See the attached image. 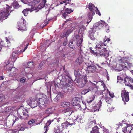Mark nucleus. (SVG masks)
I'll list each match as a JSON object with an SVG mask.
<instances>
[{"label":"nucleus","mask_w":133,"mask_h":133,"mask_svg":"<svg viewBox=\"0 0 133 133\" xmlns=\"http://www.w3.org/2000/svg\"><path fill=\"white\" fill-rule=\"evenodd\" d=\"M90 88V87L88 89H84V90L82 91V94L85 95L87 93V92H88L90 91V89H89Z\"/></svg>","instance_id":"nucleus-36"},{"label":"nucleus","mask_w":133,"mask_h":133,"mask_svg":"<svg viewBox=\"0 0 133 133\" xmlns=\"http://www.w3.org/2000/svg\"><path fill=\"white\" fill-rule=\"evenodd\" d=\"M98 71V70L95 65H90L87 68L86 72L89 74L93 73H96Z\"/></svg>","instance_id":"nucleus-4"},{"label":"nucleus","mask_w":133,"mask_h":133,"mask_svg":"<svg viewBox=\"0 0 133 133\" xmlns=\"http://www.w3.org/2000/svg\"><path fill=\"white\" fill-rule=\"evenodd\" d=\"M5 96L3 94H0V102H3L5 101Z\"/></svg>","instance_id":"nucleus-32"},{"label":"nucleus","mask_w":133,"mask_h":133,"mask_svg":"<svg viewBox=\"0 0 133 133\" xmlns=\"http://www.w3.org/2000/svg\"><path fill=\"white\" fill-rule=\"evenodd\" d=\"M96 29V27H94V25L93 26V28L92 29V32H91V33H94L95 32L96 30H98Z\"/></svg>","instance_id":"nucleus-46"},{"label":"nucleus","mask_w":133,"mask_h":133,"mask_svg":"<svg viewBox=\"0 0 133 133\" xmlns=\"http://www.w3.org/2000/svg\"><path fill=\"white\" fill-rule=\"evenodd\" d=\"M82 81L83 82H84V83L82 84H83L82 85L81 87H84L85 84L88 82L87 77L86 76H84V77L82 79Z\"/></svg>","instance_id":"nucleus-29"},{"label":"nucleus","mask_w":133,"mask_h":133,"mask_svg":"<svg viewBox=\"0 0 133 133\" xmlns=\"http://www.w3.org/2000/svg\"><path fill=\"white\" fill-rule=\"evenodd\" d=\"M46 42L45 44H46V45H47V47H48V46L49 45H50L51 43H49L48 44L46 43Z\"/></svg>","instance_id":"nucleus-64"},{"label":"nucleus","mask_w":133,"mask_h":133,"mask_svg":"<svg viewBox=\"0 0 133 133\" xmlns=\"http://www.w3.org/2000/svg\"><path fill=\"white\" fill-rule=\"evenodd\" d=\"M38 100L37 99H33L31 101L30 106L32 108H34L37 107L38 104Z\"/></svg>","instance_id":"nucleus-12"},{"label":"nucleus","mask_w":133,"mask_h":133,"mask_svg":"<svg viewBox=\"0 0 133 133\" xmlns=\"http://www.w3.org/2000/svg\"><path fill=\"white\" fill-rule=\"evenodd\" d=\"M38 100V105H40V106H42V105H44L45 104V98L43 97L39 98V99H37Z\"/></svg>","instance_id":"nucleus-14"},{"label":"nucleus","mask_w":133,"mask_h":133,"mask_svg":"<svg viewBox=\"0 0 133 133\" xmlns=\"http://www.w3.org/2000/svg\"><path fill=\"white\" fill-rule=\"evenodd\" d=\"M67 44V41H64L63 43V45L65 46Z\"/></svg>","instance_id":"nucleus-57"},{"label":"nucleus","mask_w":133,"mask_h":133,"mask_svg":"<svg viewBox=\"0 0 133 133\" xmlns=\"http://www.w3.org/2000/svg\"><path fill=\"white\" fill-rule=\"evenodd\" d=\"M4 78V76H0V80H2Z\"/></svg>","instance_id":"nucleus-60"},{"label":"nucleus","mask_w":133,"mask_h":133,"mask_svg":"<svg viewBox=\"0 0 133 133\" xmlns=\"http://www.w3.org/2000/svg\"><path fill=\"white\" fill-rule=\"evenodd\" d=\"M25 130L24 128L23 127H21L19 129V130L21 131H23Z\"/></svg>","instance_id":"nucleus-59"},{"label":"nucleus","mask_w":133,"mask_h":133,"mask_svg":"<svg viewBox=\"0 0 133 133\" xmlns=\"http://www.w3.org/2000/svg\"><path fill=\"white\" fill-rule=\"evenodd\" d=\"M46 0H42V2L40 3L37 6V8L39 9H41L45 6V4L46 3Z\"/></svg>","instance_id":"nucleus-21"},{"label":"nucleus","mask_w":133,"mask_h":133,"mask_svg":"<svg viewBox=\"0 0 133 133\" xmlns=\"http://www.w3.org/2000/svg\"><path fill=\"white\" fill-rule=\"evenodd\" d=\"M110 39L109 38H108L107 39H104L103 41L104 42H105L106 41H107L108 42L110 41Z\"/></svg>","instance_id":"nucleus-58"},{"label":"nucleus","mask_w":133,"mask_h":133,"mask_svg":"<svg viewBox=\"0 0 133 133\" xmlns=\"http://www.w3.org/2000/svg\"><path fill=\"white\" fill-rule=\"evenodd\" d=\"M10 71V72L9 75L10 76L12 77L15 76L17 72V70L15 67H12Z\"/></svg>","instance_id":"nucleus-13"},{"label":"nucleus","mask_w":133,"mask_h":133,"mask_svg":"<svg viewBox=\"0 0 133 133\" xmlns=\"http://www.w3.org/2000/svg\"><path fill=\"white\" fill-rule=\"evenodd\" d=\"M25 78L24 77H23L20 79V81L21 83H23L25 82Z\"/></svg>","instance_id":"nucleus-49"},{"label":"nucleus","mask_w":133,"mask_h":133,"mask_svg":"<svg viewBox=\"0 0 133 133\" xmlns=\"http://www.w3.org/2000/svg\"><path fill=\"white\" fill-rule=\"evenodd\" d=\"M33 65V63L32 62H28L27 63V67L28 68H31Z\"/></svg>","instance_id":"nucleus-41"},{"label":"nucleus","mask_w":133,"mask_h":133,"mask_svg":"<svg viewBox=\"0 0 133 133\" xmlns=\"http://www.w3.org/2000/svg\"><path fill=\"white\" fill-rule=\"evenodd\" d=\"M79 81L78 79H77V81H76V82H75L76 83H77L78 84H77L78 85L79 88H82L83 87H81V85H82V84L84 83V82H82V81L81 82H78V81Z\"/></svg>","instance_id":"nucleus-34"},{"label":"nucleus","mask_w":133,"mask_h":133,"mask_svg":"<svg viewBox=\"0 0 133 133\" xmlns=\"http://www.w3.org/2000/svg\"><path fill=\"white\" fill-rule=\"evenodd\" d=\"M72 111V109L69 108L66 109L64 112L66 116H70L71 115Z\"/></svg>","instance_id":"nucleus-18"},{"label":"nucleus","mask_w":133,"mask_h":133,"mask_svg":"<svg viewBox=\"0 0 133 133\" xmlns=\"http://www.w3.org/2000/svg\"><path fill=\"white\" fill-rule=\"evenodd\" d=\"M114 109L113 108H112V107H109V108L108 109V112H112L113 110Z\"/></svg>","instance_id":"nucleus-51"},{"label":"nucleus","mask_w":133,"mask_h":133,"mask_svg":"<svg viewBox=\"0 0 133 133\" xmlns=\"http://www.w3.org/2000/svg\"><path fill=\"white\" fill-rule=\"evenodd\" d=\"M19 119V118L17 117L15 119V120H13V123L12 124V126L14 124L16 121H18Z\"/></svg>","instance_id":"nucleus-54"},{"label":"nucleus","mask_w":133,"mask_h":133,"mask_svg":"<svg viewBox=\"0 0 133 133\" xmlns=\"http://www.w3.org/2000/svg\"><path fill=\"white\" fill-rule=\"evenodd\" d=\"M83 61V58L80 56L76 60V62L78 63L79 65L81 64Z\"/></svg>","instance_id":"nucleus-31"},{"label":"nucleus","mask_w":133,"mask_h":133,"mask_svg":"<svg viewBox=\"0 0 133 133\" xmlns=\"http://www.w3.org/2000/svg\"><path fill=\"white\" fill-rule=\"evenodd\" d=\"M66 34H62L61 35V37L62 38L65 37L66 35Z\"/></svg>","instance_id":"nucleus-56"},{"label":"nucleus","mask_w":133,"mask_h":133,"mask_svg":"<svg viewBox=\"0 0 133 133\" xmlns=\"http://www.w3.org/2000/svg\"><path fill=\"white\" fill-rule=\"evenodd\" d=\"M117 78L118 80L119 81L120 83L124 85V83H125V78L118 76Z\"/></svg>","instance_id":"nucleus-27"},{"label":"nucleus","mask_w":133,"mask_h":133,"mask_svg":"<svg viewBox=\"0 0 133 133\" xmlns=\"http://www.w3.org/2000/svg\"><path fill=\"white\" fill-rule=\"evenodd\" d=\"M6 7H4L1 10L0 13V20L5 19L9 15V11L10 10V7L6 5Z\"/></svg>","instance_id":"nucleus-2"},{"label":"nucleus","mask_w":133,"mask_h":133,"mask_svg":"<svg viewBox=\"0 0 133 133\" xmlns=\"http://www.w3.org/2000/svg\"><path fill=\"white\" fill-rule=\"evenodd\" d=\"M72 105L74 106H77L79 105V102L78 97H75L73 98L72 100Z\"/></svg>","instance_id":"nucleus-17"},{"label":"nucleus","mask_w":133,"mask_h":133,"mask_svg":"<svg viewBox=\"0 0 133 133\" xmlns=\"http://www.w3.org/2000/svg\"><path fill=\"white\" fill-rule=\"evenodd\" d=\"M22 13L24 14V16H27L28 13L27 12H22Z\"/></svg>","instance_id":"nucleus-61"},{"label":"nucleus","mask_w":133,"mask_h":133,"mask_svg":"<svg viewBox=\"0 0 133 133\" xmlns=\"http://www.w3.org/2000/svg\"><path fill=\"white\" fill-rule=\"evenodd\" d=\"M18 27L17 28L18 29V30H19L23 31L27 30L26 21L23 17L20 21L18 22Z\"/></svg>","instance_id":"nucleus-3"},{"label":"nucleus","mask_w":133,"mask_h":133,"mask_svg":"<svg viewBox=\"0 0 133 133\" xmlns=\"http://www.w3.org/2000/svg\"><path fill=\"white\" fill-rule=\"evenodd\" d=\"M103 130L104 133H110L109 130L106 128L103 127Z\"/></svg>","instance_id":"nucleus-42"},{"label":"nucleus","mask_w":133,"mask_h":133,"mask_svg":"<svg viewBox=\"0 0 133 133\" xmlns=\"http://www.w3.org/2000/svg\"><path fill=\"white\" fill-rule=\"evenodd\" d=\"M100 49H99V52L100 56H103L104 57L105 56L107 52L105 49H102L101 50H100Z\"/></svg>","instance_id":"nucleus-24"},{"label":"nucleus","mask_w":133,"mask_h":133,"mask_svg":"<svg viewBox=\"0 0 133 133\" xmlns=\"http://www.w3.org/2000/svg\"><path fill=\"white\" fill-rule=\"evenodd\" d=\"M120 76H121L122 77L123 76L124 77V74H123L122 72H121L120 73Z\"/></svg>","instance_id":"nucleus-62"},{"label":"nucleus","mask_w":133,"mask_h":133,"mask_svg":"<svg viewBox=\"0 0 133 133\" xmlns=\"http://www.w3.org/2000/svg\"><path fill=\"white\" fill-rule=\"evenodd\" d=\"M11 5L15 9H17L19 7V4L18 2L16 1H15Z\"/></svg>","instance_id":"nucleus-28"},{"label":"nucleus","mask_w":133,"mask_h":133,"mask_svg":"<svg viewBox=\"0 0 133 133\" xmlns=\"http://www.w3.org/2000/svg\"><path fill=\"white\" fill-rule=\"evenodd\" d=\"M31 31V32L33 33H34L37 32V29L35 28L32 29Z\"/></svg>","instance_id":"nucleus-50"},{"label":"nucleus","mask_w":133,"mask_h":133,"mask_svg":"<svg viewBox=\"0 0 133 133\" xmlns=\"http://www.w3.org/2000/svg\"><path fill=\"white\" fill-rule=\"evenodd\" d=\"M96 9V12L97 14H98L99 16H100L101 15L100 12H99V10L98 9V8L97 7H95Z\"/></svg>","instance_id":"nucleus-47"},{"label":"nucleus","mask_w":133,"mask_h":133,"mask_svg":"<svg viewBox=\"0 0 133 133\" xmlns=\"http://www.w3.org/2000/svg\"><path fill=\"white\" fill-rule=\"evenodd\" d=\"M93 82L94 83H92L91 82V84H92V85H94L95 87H96V84L98 82H97L95 81H93Z\"/></svg>","instance_id":"nucleus-52"},{"label":"nucleus","mask_w":133,"mask_h":133,"mask_svg":"<svg viewBox=\"0 0 133 133\" xmlns=\"http://www.w3.org/2000/svg\"><path fill=\"white\" fill-rule=\"evenodd\" d=\"M89 37L92 40H94L95 39L94 34H89Z\"/></svg>","instance_id":"nucleus-43"},{"label":"nucleus","mask_w":133,"mask_h":133,"mask_svg":"<svg viewBox=\"0 0 133 133\" xmlns=\"http://www.w3.org/2000/svg\"><path fill=\"white\" fill-rule=\"evenodd\" d=\"M92 13L91 12H90L89 13L88 15V18L90 20L89 21H88L86 22V23L87 24V25H88L89 23L90 22L91 20V19H92V16L91 15V14Z\"/></svg>","instance_id":"nucleus-30"},{"label":"nucleus","mask_w":133,"mask_h":133,"mask_svg":"<svg viewBox=\"0 0 133 133\" xmlns=\"http://www.w3.org/2000/svg\"><path fill=\"white\" fill-rule=\"evenodd\" d=\"M6 41L8 44L10 43V41L7 38H6Z\"/></svg>","instance_id":"nucleus-63"},{"label":"nucleus","mask_w":133,"mask_h":133,"mask_svg":"<svg viewBox=\"0 0 133 133\" xmlns=\"http://www.w3.org/2000/svg\"><path fill=\"white\" fill-rule=\"evenodd\" d=\"M17 112L18 117L20 119L27 120L29 117L27 110L23 106L18 109Z\"/></svg>","instance_id":"nucleus-1"},{"label":"nucleus","mask_w":133,"mask_h":133,"mask_svg":"<svg viewBox=\"0 0 133 133\" xmlns=\"http://www.w3.org/2000/svg\"><path fill=\"white\" fill-rule=\"evenodd\" d=\"M73 11L70 9L66 8L65 11L62 14V17L63 18H64L66 20L69 19L68 14H70Z\"/></svg>","instance_id":"nucleus-9"},{"label":"nucleus","mask_w":133,"mask_h":133,"mask_svg":"<svg viewBox=\"0 0 133 133\" xmlns=\"http://www.w3.org/2000/svg\"><path fill=\"white\" fill-rule=\"evenodd\" d=\"M82 34H77L75 35V38H76V40L75 41L77 42V46L79 47L81 46H81V44L83 41V39L82 38Z\"/></svg>","instance_id":"nucleus-5"},{"label":"nucleus","mask_w":133,"mask_h":133,"mask_svg":"<svg viewBox=\"0 0 133 133\" xmlns=\"http://www.w3.org/2000/svg\"><path fill=\"white\" fill-rule=\"evenodd\" d=\"M70 103L69 102H64L61 103V105L63 107H66L70 105Z\"/></svg>","instance_id":"nucleus-26"},{"label":"nucleus","mask_w":133,"mask_h":133,"mask_svg":"<svg viewBox=\"0 0 133 133\" xmlns=\"http://www.w3.org/2000/svg\"><path fill=\"white\" fill-rule=\"evenodd\" d=\"M99 129L97 126H95L92 128L91 133H99Z\"/></svg>","instance_id":"nucleus-20"},{"label":"nucleus","mask_w":133,"mask_h":133,"mask_svg":"<svg viewBox=\"0 0 133 133\" xmlns=\"http://www.w3.org/2000/svg\"><path fill=\"white\" fill-rule=\"evenodd\" d=\"M71 2V0H65L64 1L61 2L59 3V4H56V6H57L58 5L61 4H63V5H66L67 3H70Z\"/></svg>","instance_id":"nucleus-25"},{"label":"nucleus","mask_w":133,"mask_h":133,"mask_svg":"<svg viewBox=\"0 0 133 133\" xmlns=\"http://www.w3.org/2000/svg\"><path fill=\"white\" fill-rule=\"evenodd\" d=\"M54 108L53 107L47 109L45 111L46 114H50L52 113L54 111Z\"/></svg>","instance_id":"nucleus-23"},{"label":"nucleus","mask_w":133,"mask_h":133,"mask_svg":"<svg viewBox=\"0 0 133 133\" xmlns=\"http://www.w3.org/2000/svg\"><path fill=\"white\" fill-rule=\"evenodd\" d=\"M33 6L32 5L31 6L32 8H26L25 9H24L22 11V12H27L31 10L32 9H33Z\"/></svg>","instance_id":"nucleus-37"},{"label":"nucleus","mask_w":133,"mask_h":133,"mask_svg":"<svg viewBox=\"0 0 133 133\" xmlns=\"http://www.w3.org/2000/svg\"><path fill=\"white\" fill-rule=\"evenodd\" d=\"M7 108H5V107H4V105L1 106V107H0V110L1 109H2V112H3L4 111H7V109H6V111L5 110V109H6Z\"/></svg>","instance_id":"nucleus-40"},{"label":"nucleus","mask_w":133,"mask_h":133,"mask_svg":"<svg viewBox=\"0 0 133 133\" xmlns=\"http://www.w3.org/2000/svg\"><path fill=\"white\" fill-rule=\"evenodd\" d=\"M84 25L83 24H82L79 26L80 29L78 31V33H84V32L85 28Z\"/></svg>","instance_id":"nucleus-22"},{"label":"nucleus","mask_w":133,"mask_h":133,"mask_svg":"<svg viewBox=\"0 0 133 133\" xmlns=\"http://www.w3.org/2000/svg\"><path fill=\"white\" fill-rule=\"evenodd\" d=\"M102 102L101 100H100L97 105H95L93 107L94 111L95 112L96 111H98L99 109L100 108L101 106Z\"/></svg>","instance_id":"nucleus-16"},{"label":"nucleus","mask_w":133,"mask_h":133,"mask_svg":"<svg viewBox=\"0 0 133 133\" xmlns=\"http://www.w3.org/2000/svg\"><path fill=\"white\" fill-rule=\"evenodd\" d=\"M101 49L99 45H97L93 50L92 49V48H90V51L92 54L96 56L98 55L99 49Z\"/></svg>","instance_id":"nucleus-6"},{"label":"nucleus","mask_w":133,"mask_h":133,"mask_svg":"<svg viewBox=\"0 0 133 133\" xmlns=\"http://www.w3.org/2000/svg\"><path fill=\"white\" fill-rule=\"evenodd\" d=\"M94 99L93 97H91L88 98L87 99V101L88 104L91 103Z\"/></svg>","instance_id":"nucleus-35"},{"label":"nucleus","mask_w":133,"mask_h":133,"mask_svg":"<svg viewBox=\"0 0 133 133\" xmlns=\"http://www.w3.org/2000/svg\"><path fill=\"white\" fill-rule=\"evenodd\" d=\"M54 133H58L59 132V130L58 129L57 130L56 129H55L54 130Z\"/></svg>","instance_id":"nucleus-55"},{"label":"nucleus","mask_w":133,"mask_h":133,"mask_svg":"<svg viewBox=\"0 0 133 133\" xmlns=\"http://www.w3.org/2000/svg\"><path fill=\"white\" fill-rule=\"evenodd\" d=\"M35 119H32L28 122V124L29 125H31L35 122Z\"/></svg>","instance_id":"nucleus-44"},{"label":"nucleus","mask_w":133,"mask_h":133,"mask_svg":"<svg viewBox=\"0 0 133 133\" xmlns=\"http://www.w3.org/2000/svg\"><path fill=\"white\" fill-rule=\"evenodd\" d=\"M56 119V118H55L53 119H50L47 121L43 129L44 131H45L44 133H46L47 132L49 129V126Z\"/></svg>","instance_id":"nucleus-10"},{"label":"nucleus","mask_w":133,"mask_h":133,"mask_svg":"<svg viewBox=\"0 0 133 133\" xmlns=\"http://www.w3.org/2000/svg\"><path fill=\"white\" fill-rule=\"evenodd\" d=\"M72 32V30L71 29H69L66 32V33H71Z\"/></svg>","instance_id":"nucleus-53"},{"label":"nucleus","mask_w":133,"mask_h":133,"mask_svg":"<svg viewBox=\"0 0 133 133\" xmlns=\"http://www.w3.org/2000/svg\"><path fill=\"white\" fill-rule=\"evenodd\" d=\"M119 63H120V64L117 63L114 66L116 70H117L118 71H120L122 70L123 69V68L124 67V66L123 64L124 63L123 62H122V60L121 59H120L118 61Z\"/></svg>","instance_id":"nucleus-7"},{"label":"nucleus","mask_w":133,"mask_h":133,"mask_svg":"<svg viewBox=\"0 0 133 133\" xmlns=\"http://www.w3.org/2000/svg\"><path fill=\"white\" fill-rule=\"evenodd\" d=\"M29 44H28L26 46L25 48L23 50H20V52L21 53H22L23 52H24L25 51V50L27 49L28 48V45Z\"/></svg>","instance_id":"nucleus-48"},{"label":"nucleus","mask_w":133,"mask_h":133,"mask_svg":"<svg viewBox=\"0 0 133 133\" xmlns=\"http://www.w3.org/2000/svg\"><path fill=\"white\" fill-rule=\"evenodd\" d=\"M105 100L106 102L108 104H110V102L111 98L110 97H107L105 98Z\"/></svg>","instance_id":"nucleus-39"},{"label":"nucleus","mask_w":133,"mask_h":133,"mask_svg":"<svg viewBox=\"0 0 133 133\" xmlns=\"http://www.w3.org/2000/svg\"><path fill=\"white\" fill-rule=\"evenodd\" d=\"M18 53H19V51H16L13 52L12 56L13 58V61L15 62L17 59Z\"/></svg>","instance_id":"nucleus-19"},{"label":"nucleus","mask_w":133,"mask_h":133,"mask_svg":"<svg viewBox=\"0 0 133 133\" xmlns=\"http://www.w3.org/2000/svg\"><path fill=\"white\" fill-rule=\"evenodd\" d=\"M69 45L70 48L74 50L76 48V45L77 46V42L75 40L73 41L72 42H70L69 44Z\"/></svg>","instance_id":"nucleus-15"},{"label":"nucleus","mask_w":133,"mask_h":133,"mask_svg":"<svg viewBox=\"0 0 133 133\" xmlns=\"http://www.w3.org/2000/svg\"><path fill=\"white\" fill-rule=\"evenodd\" d=\"M121 95L122 98V100L124 102H125V90H122Z\"/></svg>","instance_id":"nucleus-33"},{"label":"nucleus","mask_w":133,"mask_h":133,"mask_svg":"<svg viewBox=\"0 0 133 133\" xmlns=\"http://www.w3.org/2000/svg\"><path fill=\"white\" fill-rule=\"evenodd\" d=\"M89 9L90 11H91L92 9L95 7V6L93 5H92L91 3H89Z\"/></svg>","instance_id":"nucleus-38"},{"label":"nucleus","mask_w":133,"mask_h":133,"mask_svg":"<svg viewBox=\"0 0 133 133\" xmlns=\"http://www.w3.org/2000/svg\"><path fill=\"white\" fill-rule=\"evenodd\" d=\"M9 61H8L7 63H2L1 64V66L3 65V69L4 70H10L12 66V65L10 64L9 63Z\"/></svg>","instance_id":"nucleus-11"},{"label":"nucleus","mask_w":133,"mask_h":133,"mask_svg":"<svg viewBox=\"0 0 133 133\" xmlns=\"http://www.w3.org/2000/svg\"><path fill=\"white\" fill-rule=\"evenodd\" d=\"M71 121H72V122H71V121L69 122H67V123H68V124H69V125H72L73 124H75V120L74 119L73 120H72Z\"/></svg>","instance_id":"nucleus-45"},{"label":"nucleus","mask_w":133,"mask_h":133,"mask_svg":"<svg viewBox=\"0 0 133 133\" xmlns=\"http://www.w3.org/2000/svg\"><path fill=\"white\" fill-rule=\"evenodd\" d=\"M108 25V24H107L104 21H101L100 22H97L94 25V27H96V29L98 30L99 29H101L103 26L106 27Z\"/></svg>","instance_id":"nucleus-8"}]
</instances>
